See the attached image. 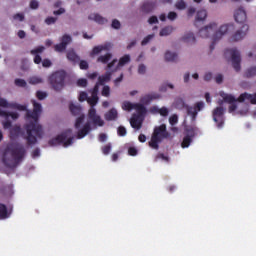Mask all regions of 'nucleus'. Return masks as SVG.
Segmentation results:
<instances>
[{
  "label": "nucleus",
  "mask_w": 256,
  "mask_h": 256,
  "mask_svg": "<svg viewBox=\"0 0 256 256\" xmlns=\"http://www.w3.org/2000/svg\"><path fill=\"white\" fill-rule=\"evenodd\" d=\"M118 135L120 137H125V135H127V129H125V127H123V126H120L118 128Z\"/></svg>",
  "instance_id": "603ef678"
},
{
  "label": "nucleus",
  "mask_w": 256,
  "mask_h": 256,
  "mask_svg": "<svg viewBox=\"0 0 256 256\" xmlns=\"http://www.w3.org/2000/svg\"><path fill=\"white\" fill-rule=\"evenodd\" d=\"M128 154L131 155L132 157H135L137 155V148L135 147H130L128 149Z\"/></svg>",
  "instance_id": "6e6d98bb"
},
{
  "label": "nucleus",
  "mask_w": 256,
  "mask_h": 256,
  "mask_svg": "<svg viewBox=\"0 0 256 256\" xmlns=\"http://www.w3.org/2000/svg\"><path fill=\"white\" fill-rule=\"evenodd\" d=\"M49 83L54 91H61L65 87V79H67V72L65 70H58L49 76Z\"/></svg>",
  "instance_id": "9b49d317"
},
{
  "label": "nucleus",
  "mask_w": 256,
  "mask_h": 256,
  "mask_svg": "<svg viewBox=\"0 0 256 256\" xmlns=\"http://www.w3.org/2000/svg\"><path fill=\"white\" fill-rule=\"evenodd\" d=\"M159 23V18L157 16H150L148 18L149 25H157Z\"/></svg>",
  "instance_id": "a18cd8bd"
},
{
  "label": "nucleus",
  "mask_w": 256,
  "mask_h": 256,
  "mask_svg": "<svg viewBox=\"0 0 256 256\" xmlns=\"http://www.w3.org/2000/svg\"><path fill=\"white\" fill-rule=\"evenodd\" d=\"M99 141H101V143H105V141H107V134H100Z\"/></svg>",
  "instance_id": "338daca9"
},
{
  "label": "nucleus",
  "mask_w": 256,
  "mask_h": 256,
  "mask_svg": "<svg viewBox=\"0 0 256 256\" xmlns=\"http://www.w3.org/2000/svg\"><path fill=\"white\" fill-rule=\"evenodd\" d=\"M112 27L113 29H121V22H119V20H113Z\"/></svg>",
  "instance_id": "4d7b16f0"
},
{
  "label": "nucleus",
  "mask_w": 256,
  "mask_h": 256,
  "mask_svg": "<svg viewBox=\"0 0 256 256\" xmlns=\"http://www.w3.org/2000/svg\"><path fill=\"white\" fill-rule=\"evenodd\" d=\"M155 39V33L149 34L146 37H144L141 41L142 47H145L146 45H149V43Z\"/></svg>",
  "instance_id": "c9c22d12"
},
{
  "label": "nucleus",
  "mask_w": 256,
  "mask_h": 256,
  "mask_svg": "<svg viewBox=\"0 0 256 256\" xmlns=\"http://www.w3.org/2000/svg\"><path fill=\"white\" fill-rule=\"evenodd\" d=\"M121 81H123V74L120 75V77L116 78L114 80V84L116 87H119V84L121 83Z\"/></svg>",
  "instance_id": "0e129e2a"
},
{
  "label": "nucleus",
  "mask_w": 256,
  "mask_h": 256,
  "mask_svg": "<svg viewBox=\"0 0 256 256\" xmlns=\"http://www.w3.org/2000/svg\"><path fill=\"white\" fill-rule=\"evenodd\" d=\"M77 86L78 87H86L87 86V79L80 78L77 80Z\"/></svg>",
  "instance_id": "09e8293b"
},
{
  "label": "nucleus",
  "mask_w": 256,
  "mask_h": 256,
  "mask_svg": "<svg viewBox=\"0 0 256 256\" xmlns=\"http://www.w3.org/2000/svg\"><path fill=\"white\" fill-rule=\"evenodd\" d=\"M21 135H23V133L21 132V127L19 126H14L10 130V139H12V141L17 139V137H21Z\"/></svg>",
  "instance_id": "2f4dec72"
},
{
  "label": "nucleus",
  "mask_w": 256,
  "mask_h": 256,
  "mask_svg": "<svg viewBox=\"0 0 256 256\" xmlns=\"http://www.w3.org/2000/svg\"><path fill=\"white\" fill-rule=\"evenodd\" d=\"M36 97H37V99H39V101H43V100L47 99L48 94L45 91L39 90L36 92Z\"/></svg>",
  "instance_id": "79ce46f5"
},
{
  "label": "nucleus",
  "mask_w": 256,
  "mask_h": 256,
  "mask_svg": "<svg viewBox=\"0 0 256 256\" xmlns=\"http://www.w3.org/2000/svg\"><path fill=\"white\" fill-rule=\"evenodd\" d=\"M217 27H219V24H217L215 21L204 25L198 30V37L215 41V31H217Z\"/></svg>",
  "instance_id": "f8f14e48"
},
{
  "label": "nucleus",
  "mask_w": 256,
  "mask_h": 256,
  "mask_svg": "<svg viewBox=\"0 0 256 256\" xmlns=\"http://www.w3.org/2000/svg\"><path fill=\"white\" fill-rule=\"evenodd\" d=\"M164 59L168 63H175V61H177V59H179V54L173 50H166L164 52Z\"/></svg>",
  "instance_id": "5701e85b"
},
{
  "label": "nucleus",
  "mask_w": 256,
  "mask_h": 256,
  "mask_svg": "<svg viewBox=\"0 0 256 256\" xmlns=\"http://www.w3.org/2000/svg\"><path fill=\"white\" fill-rule=\"evenodd\" d=\"M247 33H249V25L244 24L240 30H238L233 36V41H241V39H245L247 37Z\"/></svg>",
  "instance_id": "aec40b11"
},
{
  "label": "nucleus",
  "mask_w": 256,
  "mask_h": 256,
  "mask_svg": "<svg viewBox=\"0 0 256 256\" xmlns=\"http://www.w3.org/2000/svg\"><path fill=\"white\" fill-rule=\"evenodd\" d=\"M183 42L188 43V45H193V43H196L197 37L195 36V33L192 31H188L184 33L183 37Z\"/></svg>",
  "instance_id": "a878e982"
},
{
  "label": "nucleus",
  "mask_w": 256,
  "mask_h": 256,
  "mask_svg": "<svg viewBox=\"0 0 256 256\" xmlns=\"http://www.w3.org/2000/svg\"><path fill=\"white\" fill-rule=\"evenodd\" d=\"M175 31V27L172 25L165 26L160 29L159 36L160 37H169Z\"/></svg>",
  "instance_id": "cd10ccee"
},
{
  "label": "nucleus",
  "mask_w": 256,
  "mask_h": 256,
  "mask_svg": "<svg viewBox=\"0 0 256 256\" xmlns=\"http://www.w3.org/2000/svg\"><path fill=\"white\" fill-rule=\"evenodd\" d=\"M246 77H255L256 76V66H250L245 71Z\"/></svg>",
  "instance_id": "58836bf2"
},
{
  "label": "nucleus",
  "mask_w": 256,
  "mask_h": 256,
  "mask_svg": "<svg viewBox=\"0 0 256 256\" xmlns=\"http://www.w3.org/2000/svg\"><path fill=\"white\" fill-rule=\"evenodd\" d=\"M103 155H109L111 153V144H107L106 146L102 147Z\"/></svg>",
  "instance_id": "8fccbe9b"
},
{
  "label": "nucleus",
  "mask_w": 256,
  "mask_h": 256,
  "mask_svg": "<svg viewBox=\"0 0 256 256\" xmlns=\"http://www.w3.org/2000/svg\"><path fill=\"white\" fill-rule=\"evenodd\" d=\"M149 111H150V113H152V115H161V117L169 116V108H167V107L159 108L158 106H152L149 109Z\"/></svg>",
  "instance_id": "412c9836"
},
{
  "label": "nucleus",
  "mask_w": 256,
  "mask_h": 256,
  "mask_svg": "<svg viewBox=\"0 0 256 256\" xmlns=\"http://www.w3.org/2000/svg\"><path fill=\"white\" fill-rule=\"evenodd\" d=\"M43 51H45L44 46H38L37 48H34L31 50V55H35L34 63L36 65H39V63H41L42 59H41V56L39 55V53H43Z\"/></svg>",
  "instance_id": "393cba45"
},
{
  "label": "nucleus",
  "mask_w": 256,
  "mask_h": 256,
  "mask_svg": "<svg viewBox=\"0 0 256 256\" xmlns=\"http://www.w3.org/2000/svg\"><path fill=\"white\" fill-rule=\"evenodd\" d=\"M195 19L196 21H205V19H207V10H198Z\"/></svg>",
  "instance_id": "72a5a7b5"
},
{
  "label": "nucleus",
  "mask_w": 256,
  "mask_h": 256,
  "mask_svg": "<svg viewBox=\"0 0 256 256\" xmlns=\"http://www.w3.org/2000/svg\"><path fill=\"white\" fill-rule=\"evenodd\" d=\"M75 140V134L72 129H66L62 133L56 135L48 141L50 147H57L62 145L63 147H71Z\"/></svg>",
  "instance_id": "1a4fd4ad"
},
{
  "label": "nucleus",
  "mask_w": 256,
  "mask_h": 256,
  "mask_svg": "<svg viewBox=\"0 0 256 256\" xmlns=\"http://www.w3.org/2000/svg\"><path fill=\"white\" fill-rule=\"evenodd\" d=\"M131 63V55L125 54L119 60L114 59L113 61L107 64L108 71H121L125 65H129Z\"/></svg>",
  "instance_id": "ddd939ff"
},
{
  "label": "nucleus",
  "mask_w": 256,
  "mask_h": 256,
  "mask_svg": "<svg viewBox=\"0 0 256 256\" xmlns=\"http://www.w3.org/2000/svg\"><path fill=\"white\" fill-rule=\"evenodd\" d=\"M174 107L176 109H183L185 107V100L181 97H178L174 100Z\"/></svg>",
  "instance_id": "e433bc0d"
},
{
  "label": "nucleus",
  "mask_w": 256,
  "mask_h": 256,
  "mask_svg": "<svg viewBox=\"0 0 256 256\" xmlns=\"http://www.w3.org/2000/svg\"><path fill=\"white\" fill-rule=\"evenodd\" d=\"M102 97H111V87L104 85L101 91Z\"/></svg>",
  "instance_id": "a19ab883"
},
{
  "label": "nucleus",
  "mask_w": 256,
  "mask_h": 256,
  "mask_svg": "<svg viewBox=\"0 0 256 256\" xmlns=\"http://www.w3.org/2000/svg\"><path fill=\"white\" fill-rule=\"evenodd\" d=\"M30 8H31V9H39V2L36 1V0H32V1L30 2Z\"/></svg>",
  "instance_id": "13d9d810"
},
{
  "label": "nucleus",
  "mask_w": 256,
  "mask_h": 256,
  "mask_svg": "<svg viewBox=\"0 0 256 256\" xmlns=\"http://www.w3.org/2000/svg\"><path fill=\"white\" fill-rule=\"evenodd\" d=\"M42 66H43V67H51V60H49V59H44V60L42 61Z\"/></svg>",
  "instance_id": "69168bd1"
},
{
  "label": "nucleus",
  "mask_w": 256,
  "mask_h": 256,
  "mask_svg": "<svg viewBox=\"0 0 256 256\" xmlns=\"http://www.w3.org/2000/svg\"><path fill=\"white\" fill-rule=\"evenodd\" d=\"M89 21H94V23H97L98 25H105L107 23V18L103 17L99 13H90L88 15Z\"/></svg>",
  "instance_id": "4be33fe9"
},
{
  "label": "nucleus",
  "mask_w": 256,
  "mask_h": 256,
  "mask_svg": "<svg viewBox=\"0 0 256 256\" xmlns=\"http://www.w3.org/2000/svg\"><path fill=\"white\" fill-rule=\"evenodd\" d=\"M195 8L194 7H190V8H188V10H187V15H188V17H193V15H195Z\"/></svg>",
  "instance_id": "680f3d73"
},
{
  "label": "nucleus",
  "mask_w": 256,
  "mask_h": 256,
  "mask_svg": "<svg viewBox=\"0 0 256 256\" xmlns=\"http://www.w3.org/2000/svg\"><path fill=\"white\" fill-rule=\"evenodd\" d=\"M79 66L80 69H89V63L85 60H81Z\"/></svg>",
  "instance_id": "5fc2aeb1"
},
{
  "label": "nucleus",
  "mask_w": 256,
  "mask_h": 256,
  "mask_svg": "<svg viewBox=\"0 0 256 256\" xmlns=\"http://www.w3.org/2000/svg\"><path fill=\"white\" fill-rule=\"evenodd\" d=\"M225 57L231 59V63L235 71H241V52L237 48H231L226 50Z\"/></svg>",
  "instance_id": "4468645a"
},
{
  "label": "nucleus",
  "mask_w": 256,
  "mask_h": 256,
  "mask_svg": "<svg viewBox=\"0 0 256 256\" xmlns=\"http://www.w3.org/2000/svg\"><path fill=\"white\" fill-rule=\"evenodd\" d=\"M168 137L169 132H167V126L165 124L156 126L149 141V147H151V149H159V143H161L163 139H167Z\"/></svg>",
  "instance_id": "9d476101"
},
{
  "label": "nucleus",
  "mask_w": 256,
  "mask_h": 256,
  "mask_svg": "<svg viewBox=\"0 0 256 256\" xmlns=\"http://www.w3.org/2000/svg\"><path fill=\"white\" fill-rule=\"evenodd\" d=\"M191 79V74H189V72H186L184 75H183V81L184 83H189Z\"/></svg>",
  "instance_id": "bf43d9fd"
},
{
  "label": "nucleus",
  "mask_w": 256,
  "mask_h": 256,
  "mask_svg": "<svg viewBox=\"0 0 256 256\" xmlns=\"http://www.w3.org/2000/svg\"><path fill=\"white\" fill-rule=\"evenodd\" d=\"M112 49H113V43H111V42L99 44L92 48V50L89 53V56L92 58H95V57H97V55H101V53H103V51H110Z\"/></svg>",
  "instance_id": "f3484780"
},
{
  "label": "nucleus",
  "mask_w": 256,
  "mask_h": 256,
  "mask_svg": "<svg viewBox=\"0 0 256 256\" xmlns=\"http://www.w3.org/2000/svg\"><path fill=\"white\" fill-rule=\"evenodd\" d=\"M29 85H42L45 83V80L41 76L33 75L28 78Z\"/></svg>",
  "instance_id": "c85d7f7f"
},
{
  "label": "nucleus",
  "mask_w": 256,
  "mask_h": 256,
  "mask_svg": "<svg viewBox=\"0 0 256 256\" xmlns=\"http://www.w3.org/2000/svg\"><path fill=\"white\" fill-rule=\"evenodd\" d=\"M234 19L236 23H245L247 21V11H245V8L238 7L234 10Z\"/></svg>",
  "instance_id": "6ab92c4d"
},
{
  "label": "nucleus",
  "mask_w": 256,
  "mask_h": 256,
  "mask_svg": "<svg viewBox=\"0 0 256 256\" xmlns=\"http://www.w3.org/2000/svg\"><path fill=\"white\" fill-rule=\"evenodd\" d=\"M17 36L19 37V39H25V37H27V34L25 33V31L19 30Z\"/></svg>",
  "instance_id": "e2e57ef3"
},
{
  "label": "nucleus",
  "mask_w": 256,
  "mask_h": 256,
  "mask_svg": "<svg viewBox=\"0 0 256 256\" xmlns=\"http://www.w3.org/2000/svg\"><path fill=\"white\" fill-rule=\"evenodd\" d=\"M4 109H12L16 111H7ZM27 109V105L17 104L15 102H9L6 99L0 98V117H4V121H2V126L4 129H11V121H9V117L13 121H17L19 118V112L17 111H25Z\"/></svg>",
  "instance_id": "423d86ee"
},
{
  "label": "nucleus",
  "mask_w": 256,
  "mask_h": 256,
  "mask_svg": "<svg viewBox=\"0 0 256 256\" xmlns=\"http://www.w3.org/2000/svg\"><path fill=\"white\" fill-rule=\"evenodd\" d=\"M71 41H73V38L71 37V35L64 34L60 38V43L54 46V51H57V53H63V51L67 49V45H69Z\"/></svg>",
  "instance_id": "a211bd4d"
},
{
  "label": "nucleus",
  "mask_w": 256,
  "mask_h": 256,
  "mask_svg": "<svg viewBox=\"0 0 256 256\" xmlns=\"http://www.w3.org/2000/svg\"><path fill=\"white\" fill-rule=\"evenodd\" d=\"M99 85H95L92 92L91 97L87 99V103L90 105V109L88 111V117L92 121L93 125L96 127H103L105 125V120L101 119V116L97 114V109H95V105L99 103Z\"/></svg>",
  "instance_id": "6e6552de"
},
{
  "label": "nucleus",
  "mask_w": 256,
  "mask_h": 256,
  "mask_svg": "<svg viewBox=\"0 0 256 256\" xmlns=\"http://www.w3.org/2000/svg\"><path fill=\"white\" fill-rule=\"evenodd\" d=\"M14 84L16 87H22L23 89L27 88V81L25 79L16 78Z\"/></svg>",
  "instance_id": "4c0bfd02"
},
{
  "label": "nucleus",
  "mask_w": 256,
  "mask_h": 256,
  "mask_svg": "<svg viewBox=\"0 0 256 256\" xmlns=\"http://www.w3.org/2000/svg\"><path fill=\"white\" fill-rule=\"evenodd\" d=\"M44 22L46 23V25H55V23H57V18L49 16L44 20Z\"/></svg>",
  "instance_id": "c03bdc74"
},
{
  "label": "nucleus",
  "mask_w": 256,
  "mask_h": 256,
  "mask_svg": "<svg viewBox=\"0 0 256 256\" xmlns=\"http://www.w3.org/2000/svg\"><path fill=\"white\" fill-rule=\"evenodd\" d=\"M157 99H161V95H159V93H149L140 98V103H132L129 101H124L122 103L123 111H136L138 113V115L134 114L130 119V125L133 129H141V125L143 123L142 117L147 113L145 105H149L151 101H155Z\"/></svg>",
  "instance_id": "7ed1b4c3"
},
{
  "label": "nucleus",
  "mask_w": 256,
  "mask_h": 256,
  "mask_svg": "<svg viewBox=\"0 0 256 256\" xmlns=\"http://www.w3.org/2000/svg\"><path fill=\"white\" fill-rule=\"evenodd\" d=\"M218 105H223V103H228V113L232 115H240V117H245L249 113V104H245V101H250L252 105H256V93L249 94L247 92L242 93L237 99L231 94H227L224 91L218 93Z\"/></svg>",
  "instance_id": "f03ea898"
},
{
  "label": "nucleus",
  "mask_w": 256,
  "mask_h": 256,
  "mask_svg": "<svg viewBox=\"0 0 256 256\" xmlns=\"http://www.w3.org/2000/svg\"><path fill=\"white\" fill-rule=\"evenodd\" d=\"M179 121V117L177 115H172L169 118L170 125H176V123Z\"/></svg>",
  "instance_id": "3c124183"
},
{
  "label": "nucleus",
  "mask_w": 256,
  "mask_h": 256,
  "mask_svg": "<svg viewBox=\"0 0 256 256\" xmlns=\"http://www.w3.org/2000/svg\"><path fill=\"white\" fill-rule=\"evenodd\" d=\"M220 106L215 108L212 112V117H213V121L214 123L217 124V128L218 129H222L223 128V123H225V118L223 115H225V108H223V103L222 105L219 104Z\"/></svg>",
  "instance_id": "2eb2a0df"
},
{
  "label": "nucleus",
  "mask_w": 256,
  "mask_h": 256,
  "mask_svg": "<svg viewBox=\"0 0 256 256\" xmlns=\"http://www.w3.org/2000/svg\"><path fill=\"white\" fill-rule=\"evenodd\" d=\"M104 119L106 121H117L119 119V112L117 108H111L104 114Z\"/></svg>",
  "instance_id": "b1692460"
},
{
  "label": "nucleus",
  "mask_w": 256,
  "mask_h": 256,
  "mask_svg": "<svg viewBox=\"0 0 256 256\" xmlns=\"http://www.w3.org/2000/svg\"><path fill=\"white\" fill-rule=\"evenodd\" d=\"M111 57H113V54H111V52H107L106 54L98 56L97 62L105 65L111 61Z\"/></svg>",
  "instance_id": "473e14b6"
},
{
  "label": "nucleus",
  "mask_w": 256,
  "mask_h": 256,
  "mask_svg": "<svg viewBox=\"0 0 256 256\" xmlns=\"http://www.w3.org/2000/svg\"><path fill=\"white\" fill-rule=\"evenodd\" d=\"M32 105L33 111L27 110V106L23 111H26V139L30 145H35L37 139H41L45 131H43V126L39 124V117H41V113H43V106L35 100H32Z\"/></svg>",
  "instance_id": "f257e3e1"
},
{
  "label": "nucleus",
  "mask_w": 256,
  "mask_h": 256,
  "mask_svg": "<svg viewBox=\"0 0 256 256\" xmlns=\"http://www.w3.org/2000/svg\"><path fill=\"white\" fill-rule=\"evenodd\" d=\"M70 111L73 115H78L74 124L75 129H77V139H83L87 137L91 131V122H85V114L81 113V105L71 103Z\"/></svg>",
  "instance_id": "0eeeda50"
},
{
  "label": "nucleus",
  "mask_w": 256,
  "mask_h": 256,
  "mask_svg": "<svg viewBox=\"0 0 256 256\" xmlns=\"http://www.w3.org/2000/svg\"><path fill=\"white\" fill-rule=\"evenodd\" d=\"M179 17V15L177 14V12H175V11H170V12H168V14L166 15V14H161L160 16H159V19H160V21H162V22H165V21H167V19H168V21H176V19Z\"/></svg>",
  "instance_id": "bb28decb"
},
{
  "label": "nucleus",
  "mask_w": 256,
  "mask_h": 256,
  "mask_svg": "<svg viewBox=\"0 0 256 256\" xmlns=\"http://www.w3.org/2000/svg\"><path fill=\"white\" fill-rule=\"evenodd\" d=\"M235 25L233 23L222 24L219 28H216L214 34V41H221L225 35H229V31H233Z\"/></svg>",
  "instance_id": "dca6fc26"
},
{
  "label": "nucleus",
  "mask_w": 256,
  "mask_h": 256,
  "mask_svg": "<svg viewBox=\"0 0 256 256\" xmlns=\"http://www.w3.org/2000/svg\"><path fill=\"white\" fill-rule=\"evenodd\" d=\"M147 73V66L145 64L138 65V74L145 75Z\"/></svg>",
  "instance_id": "37998d69"
},
{
  "label": "nucleus",
  "mask_w": 256,
  "mask_h": 256,
  "mask_svg": "<svg viewBox=\"0 0 256 256\" xmlns=\"http://www.w3.org/2000/svg\"><path fill=\"white\" fill-rule=\"evenodd\" d=\"M13 20H14V21H20V22L25 21V14H23V13H17V14H15V15L13 16Z\"/></svg>",
  "instance_id": "de8ad7c7"
},
{
  "label": "nucleus",
  "mask_w": 256,
  "mask_h": 256,
  "mask_svg": "<svg viewBox=\"0 0 256 256\" xmlns=\"http://www.w3.org/2000/svg\"><path fill=\"white\" fill-rule=\"evenodd\" d=\"M9 217H11V211L7 210L5 204L0 203V220L9 219Z\"/></svg>",
  "instance_id": "7c9ffc66"
},
{
  "label": "nucleus",
  "mask_w": 256,
  "mask_h": 256,
  "mask_svg": "<svg viewBox=\"0 0 256 256\" xmlns=\"http://www.w3.org/2000/svg\"><path fill=\"white\" fill-rule=\"evenodd\" d=\"M41 155V150L39 149H35L33 152H32V157L33 159H37V157H40Z\"/></svg>",
  "instance_id": "052dcab7"
},
{
  "label": "nucleus",
  "mask_w": 256,
  "mask_h": 256,
  "mask_svg": "<svg viewBox=\"0 0 256 256\" xmlns=\"http://www.w3.org/2000/svg\"><path fill=\"white\" fill-rule=\"evenodd\" d=\"M203 109H205V102L203 101L196 102L194 106L188 108L187 115L184 120V125L186 126V129L185 136L181 143L182 149H188V147L191 146V143H193V138L198 135L199 128L190 125H193V123H195L199 111H203Z\"/></svg>",
  "instance_id": "20e7f679"
},
{
  "label": "nucleus",
  "mask_w": 256,
  "mask_h": 256,
  "mask_svg": "<svg viewBox=\"0 0 256 256\" xmlns=\"http://www.w3.org/2000/svg\"><path fill=\"white\" fill-rule=\"evenodd\" d=\"M65 13L64 8H59L58 10L53 12V15H63Z\"/></svg>",
  "instance_id": "774afa93"
},
{
  "label": "nucleus",
  "mask_w": 256,
  "mask_h": 256,
  "mask_svg": "<svg viewBox=\"0 0 256 256\" xmlns=\"http://www.w3.org/2000/svg\"><path fill=\"white\" fill-rule=\"evenodd\" d=\"M174 7L178 10V11H185V9H187V2H185V0H178Z\"/></svg>",
  "instance_id": "f704fd0d"
},
{
  "label": "nucleus",
  "mask_w": 256,
  "mask_h": 256,
  "mask_svg": "<svg viewBox=\"0 0 256 256\" xmlns=\"http://www.w3.org/2000/svg\"><path fill=\"white\" fill-rule=\"evenodd\" d=\"M108 81H111V72H106L104 75L98 77V82L96 83V85H98V91L99 85H105Z\"/></svg>",
  "instance_id": "c756f323"
},
{
  "label": "nucleus",
  "mask_w": 256,
  "mask_h": 256,
  "mask_svg": "<svg viewBox=\"0 0 256 256\" xmlns=\"http://www.w3.org/2000/svg\"><path fill=\"white\" fill-rule=\"evenodd\" d=\"M89 98L87 92H80L79 96H78V100L80 101V103H83V101H87V99Z\"/></svg>",
  "instance_id": "49530a36"
},
{
  "label": "nucleus",
  "mask_w": 256,
  "mask_h": 256,
  "mask_svg": "<svg viewBox=\"0 0 256 256\" xmlns=\"http://www.w3.org/2000/svg\"><path fill=\"white\" fill-rule=\"evenodd\" d=\"M67 59L69 61H79V56H77L74 50H69L67 52Z\"/></svg>",
  "instance_id": "ea45409f"
},
{
  "label": "nucleus",
  "mask_w": 256,
  "mask_h": 256,
  "mask_svg": "<svg viewBox=\"0 0 256 256\" xmlns=\"http://www.w3.org/2000/svg\"><path fill=\"white\" fill-rule=\"evenodd\" d=\"M25 158V148L19 144H8L1 152V162L5 167L13 169Z\"/></svg>",
  "instance_id": "39448f33"
},
{
  "label": "nucleus",
  "mask_w": 256,
  "mask_h": 256,
  "mask_svg": "<svg viewBox=\"0 0 256 256\" xmlns=\"http://www.w3.org/2000/svg\"><path fill=\"white\" fill-rule=\"evenodd\" d=\"M137 45V40H131L128 44H127V46H126V49H128V50H131V49H133V47H135Z\"/></svg>",
  "instance_id": "864d4df0"
}]
</instances>
